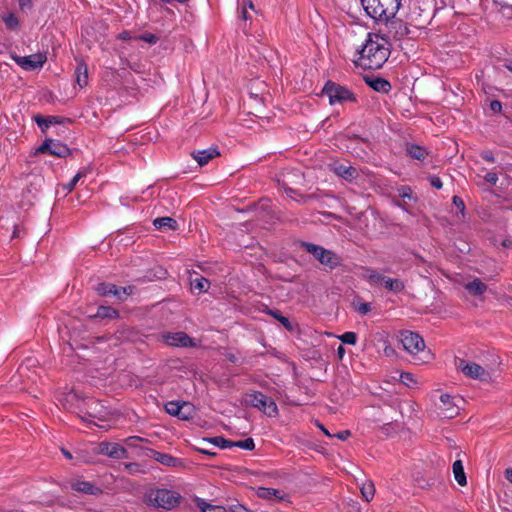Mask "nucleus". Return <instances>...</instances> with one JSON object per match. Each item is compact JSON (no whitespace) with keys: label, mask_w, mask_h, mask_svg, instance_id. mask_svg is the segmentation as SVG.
I'll return each instance as SVG.
<instances>
[{"label":"nucleus","mask_w":512,"mask_h":512,"mask_svg":"<svg viewBox=\"0 0 512 512\" xmlns=\"http://www.w3.org/2000/svg\"><path fill=\"white\" fill-rule=\"evenodd\" d=\"M75 78L77 84L83 88L88 84V67L87 64L80 60L77 62V66L75 68Z\"/></svg>","instance_id":"19"},{"label":"nucleus","mask_w":512,"mask_h":512,"mask_svg":"<svg viewBox=\"0 0 512 512\" xmlns=\"http://www.w3.org/2000/svg\"><path fill=\"white\" fill-rule=\"evenodd\" d=\"M119 38L123 41L128 40H142L147 42L148 44H155L158 42L159 38L157 34H141L139 36L131 37V34H119Z\"/></svg>","instance_id":"24"},{"label":"nucleus","mask_w":512,"mask_h":512,"mask_svg":"<svg viewBox=\"0 0 512 512\" xmlns=\"http://www.w3.org/2000/svg\"><path fill=\"white\" fill-rule=\"evenodd\" d=\"M256 494L262 499L277 498L278 500H283L284 498V493L281 490L274 488L259 487Z\"/></svg>","instance_id":"22"},{"label":"nucleus","mask_w":512,"mask_h":512,"mask_svg":"<svg viewBox=\"0 0 512 512\" xmlns=\"http://www.w3.org/2000/svg\"><path fill=\"white\" fill-rule=\"evenodd\" d=\"M300 247L307 253L319 261L326 268L333 270L342 265V258L334 251L324 248L323 246L302 241Z\"/></svg>","instance_id":"3"},{"label":"nucleus","mask_w":512,"mask_h":512,"mask_svg":"<svg viewBox=\"0 0 512 512\" xmlns=\"http://www.w3.org/2000/svg\"><path fill=\"white\" fill-rule=\"evenodd\" d=\"M501 358L494 349L482 351V384L493 386L501 374Z\"/></svg>","instance_id":"4"},{"label":"nucleus","mask_w":512,"mask_h":512,"mask_svg":"<svg viewBox=\"0 0 512 512\" xmlns=\"http://www.w3.org/2000/svg\"><path fill=\"white\" fill-rule=\"evenodd\" d=\"M501 245H502L503 247H510V246H512V241H510V240H508V239H503V240L501 241Z\"/></svg>","instance_id":"59"},{"label":"nucleus","mask_w":512,"mask_h":512,"mask_svg":"<svg viewBox=\"0 0 512 512\" xmlns=\"http://www.w3.org/2000/svg\"><path fill=\"white\" fill-rule=\"evenodd\" d=\"M505 477L510 483H512V468L506 469Z\"/></svg>","instance_id":"57"},{"label":"nucleus","mask_w":512,"mask_h":512,"mask_svg":"<svg viewBox=\"0 0 512 512\" xmlns=\"http://www.w3.org/2000/svg\"><path fill=\"white\" fill-rule=\"evenodd\" d=\"M312 198H314V195H313V194H311V195H306V196H301V200H300V201H302V202H304V203H305L307 200L312 199Z\"/></svg>","instance_id":"62"},{"label":"nucleus","mask_w":512,"mask_h":512,"mask_svg":"<svg viewBox=\"0 0 512 512\" xmlns=\"http://www.w3.org/2000/svg\"><path fill=\"white\" fill-rule=\"evenodd\" d=\"M484 180H485V182H487L491 185H495L498 181V172H496V171L487 172L484 175Z\"/></svg>","instance_id":"45"},{"label":"nucleus","mask_w":512,"mask_h":512,"mask_svg":"<svg viewBox=\"0 0 512 512\" xmlns=\"http://www.w3.org/2000/svg\"><path fill=\"white\" fill-rule=\"evenodd\" d=\"M407 153L411 158L417 160H424L428 155V152L424 147L415 144L407 146Z\"/></svg>","instance_id":"28"},{"label":"nucleus","mask_w":512,"mask_h":512,"mask_svg":"<svg viewBox=\"0 0 512 512\" xmlns=\"http://www.w3.org/2000/svg\"><path fill=\"white\" fill-rule=\"evenodd\" d=\"M42 153H48L59 158H65L71 154L67 145L53 139H45L34 151V155Z\"/></svg>","instance_id":"9"},{"label":"nucleus","mask_w":512,"mask_h":512,"mask_svg":"<svg viewBox=\"0 0 512 512\" xmlns=\"http://www.w3.org/2000/svg\"><path fill=\"white\" fill-rule=\"evenodd\" d=\"M399 196L402 198H411L412 190L409 186H401L398 190Z\"/></svg>","instance_id":"48"},{"label":"nucleus","mask_w":512,"mask_h":512,"mask_svg":"<svg viewBox=\"0 0 512 512\" xmlns=\"http://www.w3.org/2000/svg\"><path fill=\"white\" fill-rule=\"evenodd\" d=\"M370 309H371V308H370V304H368V303H361V304L358 306V308H357L358 312H359V313H361V314H366V313H368V312L370 311Z\"/></svg>","instance_id":"54"},{"label":"nucleus","mask_w":512,"mask_h":512,"mask_svg":"<svg viewBox=\"0 0 512 512\" xmlns=\"http://www.w3.org/2000/svg\"><path fill=\"white\" fill-rule=\"evenodd\" d=\"M322 94L329 98L331 105L356 101L355 95L349 89L333 81H327L322 89Z\"/></svg>","instance_id":"6"},{"label":"nucleus","mask_w":512,"mask_h":512,"mask_svg":"<svg viewBox=\"0 0 512 512\" xmlns=\"http://www.w3.org/2000/svg\"><path fill=\"white\" fill-rule=\"evenodd\" d=\"M153 225L157 229L168 228L170 230H176L178 228L177 221L171 217H158L153 221Z\"/></svg>","instance_id":"25"},{"label":"nucleus","mask_w":512,"mask_h":512,"mask_svg":"<svg viewBox=\"0 0 512 512\" xmlns=\"http://www.w3.org/2000/svg\"><path fill=\"white\" fill-rule=\"evenodd\" d=\"M202 442L211 443L221 449H227L234 447V441L228 440L222 436H216L212 438H203Z\"/></svg>","instance_id":"29"},{"label":"nucleus","mask_w":512,"mask_h":512,"mask_svg":"<svg viewBox=\"0 0 512 512\" xmlns=\"http://www.w3.org/2000/svg\"><path fill=\"white\" fill-rule=\"evenodd\" d=\"M500 12L505 18H511L512 17V5L505 4L500 8Z\"/></svg>","instance_id":"51"},{"label":"nucleus","mask_w":512,"mask_h":512,"mask_svg":"<svg viewBox=\"0 0 512 512\" xmlns=\"http://www.w3.org/2000/svg\"><path fill=\"white\" fill-rule=\"evenodd\" d=\"M199 451L202 453V454H206V455H210V456H215L216 453L215 452H210L209 450H206L204 448H200Z\"/></svg>","instance_id":"60"},{"label":"nucleus","mask_w":512,"mask_h":512,"mask_svg":"<svg viewBox=\"0 0 512 512\" xmlns=\"http://www.w3.org/2000/svg\"><path fill=\"white\" fill-rule=\"evenodd\" d=\"M195 504L201 512H227L226 508L223 506L211 505L198 497L195 499Z\"/></svg>","instance_id":"27"},{"label":"nucleus","mask_w":512,"mask_h":512,"mask_svg":"<svg viewBox=\"0 0 512 512\" xmlns=\"http://www.w3.org/2000/svg\"><path fill=\"white\" fill-rule=\"evenodd\" d=\"M192 157L197 161L200 166L206 165L210 160L220 155L215 147L192 152Z\"/></svg>","instance_id":"17"},{"label":"nucleus","mask_w":512,"mask_h":512,"mask_svg":"<svg viewBox=\"0 0 512 512\" xmlns=\"http://www.w3.org/2000/svg\"><path fill=\"white\" fill-rule=\"evenodd\" d=\"M391 44L386 34H368L359 51V64L367 69H379L390 56Z\"/></svg>","instance_id":"1"},{"label":"nucleus","mask_w":512,"mask_h":512,"mask_svg":"<svg viewBox=\"0 0 512 512\" xmlns=\"http://www.w3.org/2000/svg\"><path fill=\"white\" fill-rule=\"evenodd\" d=\"M502 304L506 306L509 309H512V297L511 296H504L502 298Z\"/></svg>","instance_id":"56"},{"label":"nucleus","mask_w":512,"mask_h":512,"mask_svg":"<svg viewBox=\"0 0 512 512\" xmlns=\"http://www.w3.org/2000/svg\"><path fill=\"white\" fill-rule=\"evenodd\" d=\"M366 279L371 284H380V283L384 282L385 276L381 275L374 269H367L366 270Z\"/></svg>","instance_id":"36"},{"label":"nucleus","mask_w":512,"mask_h":512,"mask_svg":"<svg viewBox=\"0 0 512 512\" xmlns=\"http://www.w3.org/2000/svg\"><path fill=\"white\" fill-rule=\"evenodd\" d=\"M455 366L458 371H461L467 377L472 379L480 377V365L476 363L469 362L463 358H456Z\"/></svg>","instance_id":"14"},{"label":"nucleus","mask_w":512,"mask_h":512,"mask_svg":"<svg viewBox=\"0 0 512 512\" xmlns=\"http://www.w3.org/2000/svg\"><path fill=\"white\" fill-rule=\"evenodd\" d=\"M230 512H252L248 508H246L244 505L236 503L232 504L229 507Z\"/></svg>","instance_id":"49"},{"label":"nucleus","mask_w":512,"mask_h":512,"mask_svg":"<svg viewBox=\"0 0 512 512\" xmlns=\"http://www.w3.org/2000/svg\"><path fill=\"white\" fill-rule=\"evenodd\" d=\"M267 313L278 320L288 331L293 330L290 320L283 316L278 310H268Z\"/></svg>","instance_id":"34"},{"label":"nucleus","mask_w":512,"mask_h":512,"mask_svg":"<svg viewBox=\"0 0 512 512\" xmlns=\"http://www.w3.org/2000/svg\"><path fill=\"white\" fill-rule=\"evenodd\" d=\"M350 435H351V432L349 430H344V431L337 433L335 435V437L344 441V440L348 439V437H350Z\"/></svg>","instance_id":"55"},{"label":"nucleus","mask_w":512,"mask_h":512,"mask_svg":"<svg viewBox=\"0 0 512 512\" xmlns=\"http://www.w3.org/2000/svg\"><path fill=\"white\" fill-rule=\"evenodd\" d=\"M504 66L510 71L512 72V61H508L504 64Z\"/></svg>","instance_id":"64"},{"label":"nucleus","mask_w":512,"mask_h":512,"mask_svg":"<svg viewBox=\"0 0 512 512\" xmlns=\"http://www.w3.org/2000/svg\"><path fill=\"white\" fill-rule=\"evenodd\" d=\"M33 120L37 123L43 133H46L51 125L62 124L64 121L70 122V119L60 118L57 116L44 117L40 114L35 115Z\"/></svg>","instance_id":"15"},{"label":"nucleus","mask_w":512,"mask_h":512,"mask_svg":"<svg viewBox=\"0 0 512 512\" xmlns=\"http://www.w3.org/2000/svg\"><path fill=\"white\" fill-rule=\"evenodd\" d=\"M366 83L375 91L387 94L392 86L390 82L382 77L367 78Z\"/></svg>","instance_id":"18"},{"label":"nucleus","mask_w":512,"mask_h":512,"mask_svg":"<svg viewBox=\"0 0 512 512\" xmlns=\"http://www.w3.org/2000/svg\"><path fill=\"white\" fill-rule=\"evenodd\" d=\"M181 496L168 489H157L148 496V504L157 508L171 510L179 505Z\"/></svg>","instance_id":"5"},{"label":"nucleus","mask_w":512,"mask_h":512,"mask_svg":"<svg viewBox=\"0 0 512 512\" xmlns=\"http://www.w3.org/2000/svg\"><path fill=\"white\" fill-rule=\"evenodd\" d=\"M234 447H239V448H242L244 450H253L255 448V443H254V440L252 438H247L245 440H240V441H234Z\"/></svg>","instance_id":"38"},{"label":"nucleus","mask_w":512,"mask_h":512,"mask_svg":"<svg viewBox=\"0 0 512 512\" xmlns=\"http://www.w3.org/2000/svg\"><path fill=\"white\" fill-rule=\"evenodd\" d=\"M493 246L498 244V240L493 236L488 239Z\"/></svg>","instance_id":"63"},{"label":"nucleus","mask_w":512,"mask_h":512,"mask_svg":"<svg viewBox=\"0 0 512 512\" xmlns=\"http://www.w3.org/2000/svg\"><path fill=\"white\" fill-rule=\"evenodd\" d=\"M163 341L173 347H195L197 344L185 332H167L162 336Z\"/></svg>","instance_id":"10"},{"label":"nucleus","mask_w":512,"mask_h":512,"mask_svg":"<svg viewBox=\"0 0 512 512\" xmlns=\"http://www.w3.org/2000/svg\"><path fill=\"white\" fill-rule=\"evenodd\" d=\"M71 488L77 492H82L88 495H99L102 493V490L94 485L92 482L84 481V480H74L71 483Z\"/></svg>","instance_id":"16"},{"label":"nucleus","mask_w":512,"mask_h":512,"mask_svg":"<svg viewBox=\"0 0 512 512\" xmlns=\"http://www.w3.org/2000/svg\"><path fill=\"white\" fill-rule=\"evenodd\" d=\"M119 317L118 310L110 307V306H99L97 312L92 316V318H100V319H116Z\"/></svg>","instance_id":"23"},{"label":"nucleus","mask_w":512,"mask_h":512,"mask_svg":"<svg viewBox=\"0 0 512 512\" xmlns=\"http://www.w3.org/2000/svg\"><path fill=\"white\" fill-rule=\"evenodd\" d=\"M33 6V0H19V7L22 11L30 10Z\"/></svg>","instance_id":"52"},{"label":"nucleus","mask_w":512,"mask_h":512,"mask_svg":"<svg viewBox=\"0 0 512 512\" xmlns=\"http://www.w3.org/2000/svg\"><path fill=\"white\" fill-rule=\"evenodd\" d=\"M428 180L430 182V185L436 189H441L443 186L442 181L438 176H429Z\"/></svg>","instance_id":"47"},{"label":"nucleus","mask_w":512,"mask_h":512,"mask_svg":"<svg viewBox=\"0 0 512 512\" xmlns=\"http://www.w3.org/2000/svg\"><path fill=\"white\" fill-rule=\"evenodd\" d=\"M490 109L494 112V113H499L501 112V109H502V104L500 101L498 100H493L490 102Z\"/></svg>","instance_id":"53"},{"label":"nucleus","mask_w":512,"mask_h":512,"mask_svg":"<svg viewBox=\"0 0 512 512\" xmlns=\"http://www.w3.org/2000/svg\"><path fill=\"white\" fill-rule=\"evenodd\" d=\"M400 341L403 348L412 356H417L425 349V342L423 338L418 333L412 331L401 332Z\"/></svg>","instance_id":"8"},{"label":"nucleus","mask_w":512,"mask_h":512,"mask_svg":"<svg viewBox=\"0 0 512 512\" xmlns=\"http://www.w3.org/2000/svg\"><path fill=\"white\" fill-rule=\"evenodd\" d=\"M337 353H338L339 357L342 358L345 353L344 348L342 346H339L337 349Z\"/></svg>","instance_id":"61"},{"label":"nucleus","mask_w":512,"mask_h":512,"mask_svg":"<svg viewBox=\"0 0 512 512\" xmlns=\"http://www.w3.org/2000/svg\"><path fill=\"white\" fill-rule=\"evenodd\" d=\"M452 201H453V204L455 205V207L463 215L464 214V210H465V204H464L463 200L459 196H454Z\"/></svg>","instance_id":"46"},{"label":"nucleus","mask_w":512,"mask_h":512,"mask_svg":"<svg viewBox=\"0 0 512 512\" xmlns=\"http://www.w3.org/2000/svg\"><path fill=\"white\" fill-rule=\"evenodd\" d=\"M96 291L100 296H112L116 291V285L111 283H99Z\"/></svg>","instance_id":"33"},{"label":"nucleus","mask_w":512,"mask_h":512,"mask_svg":"<svg viewBox=\"0 0 512 512\" xmlns=\"http://www.w3.org/2000/svg\"><path fill=\"white\" fill-rule=\"evenodd\" d=\"M439 415L443 418H453L458 414V406L454 402V397L449 394L440 396V404L438 405Z\"/></svg>","instance_id":"12"},{"label":"nucleus","mask_w":512,"mask_h":512,"mask_svg":"<svg viewBox=\"0 0 512 512\" xmlns=\"http://www.w3.org/2000/svg\"><path fill=\"white\" fill-rule=\"evenodd\" d=\"M97 453L113 459H125L128 457L126 448L118 443L101 442L98 444Z\"/></svg>","instance_id":"11"},{"label":"nucleus","mask_w":512,"mask_h":512,"mask_svg":"<svg viewBox=\"0 0 512 512\" xmlns=\"http://www.w3.org/2000/svg\"><path fill=\"white\" fill-rule=\"evenodd\" d=\"M182 402L179 401H169L165 404V411L171 415L178 417L179 413H181Z\"/></svg>","instance_id":"37"},{"label":"nucleus","mask_w":512,"mask_h":512,"mask_svg":"<svg viewBox=\"0 0 512 512\" xmlns=\"http://www.w3.org/2000/svg\"><path fill=\"white\" fill-rule=\"evenodd\" d=\"M246 401L250 406L259 409L268 417H275L278 415V407L275 401L262 392L257 391L247 395Z\"/></svg>","instance_id":"7"},{"label":"nucleus","mask_w":512,"mask_h":512,"mask_svg":"<svg viewBox=\"0 0 512 512\" xmlns=\"http://www.w3.org/2000/svg\"><path fill=\"white\" fill-rule=\"evenodd\" d=\"M132 293V288L128 287H117L116 291L112 296L116 297L119 300H123L125 296L130 295Z\"/></svg>","instance_id":"42"},{"label":"nucleus","mask_w":512,"mask_h":512,"mask_svg":"<svg viewBox=\"0 0 512 512\" xmlns=\"http://www.w3.org/2000/svg\"><path fill=\"white\" fill-rule=\"evenodd\" d=\"M241 17H242L243 20H247L248 19L247 7H245V6L242 9Z\"/></svg>","instance_id":"58"},{"label":"nucleus","mask_w":512,"mask_h":512,"mask_svg":"<svg viewBox=\"0 0 512 512\" xmlns=\"http://www.w3.org/2000/svg\"><path fill=\"white\" fill-rule=\"evenodd\" d=\"M333 171L335 172V174L344 178L345 180H353L358 175L356 168L352 166H346L343 164H334Z\"/></svg>","instance_id":"20"},{"label":"nucleus","mask_w":512,"mask_h":512,"mask_svg":"<svg viewBox=\"0 0 512 512\" xmlns=\"http://www.w3.org/2000/svg\"><path fill=\"white\" fill-rule=\"evenodd\" d=\"M85 176V173L84 172H78L73 178L72 180L67 183L65 185V189H67L68 191H72L74 189V187L76 186V184L78 183V181Z\"/></svg>","instance_id":"44"},{"label":"nucleus","mask_w":512,"mask_h":512,"mask_svg":"<svg viewBox=\"0 0 512 512\" xmlns=\"http://www.w3.org/2000/svg\"><path fill=\"white\" fill-rule=\"evenodd\" d=\"M195 410L193 405L188 402H182L181 413H179L178 418L181 420H190L194 417Z\"/></svg>","instance_id":"32"},{"label":"nucleus","mask_w":512,"mask_h":512,"mask_svg":"<svg viewBox=\"0 0 512 512\" xmlns=\"http://www.w3.org/2000/svg\"><path fill=\"white\" fill-rule=\"evenodd\" d=\"M124 467L131 474L140 472V465L138 463H126Z\"/></svg>","instance_id":"50"},{"label":"nucleus","mask_w":512,"mask_h":512,"mask_svg":"<svg viewBox=\"0 0 512 512\" xmlns=\"http://www.w3.org/2000/svg\"><path fill=\"white\" fill-rule=\"evenodd\" d=\"M339 339L344 344L354 345L357 342V334L355 332L348 331V332L343 333L341 336H339Z\"/></svg>","instance_id":"39"},{"label":"nucleus","mask_w":512,"mask_h":512,"mask_svg":"<svg viewBox=\"0 0 512 512\" xmlns=\"http://www.w3.org/2000/svg\"><path fill=\"white\" fill-rule=\"evenodd\" d=\"M16 63L25 70H35L43 66L45 57L41 54H32L29 56H16L14 57Z\"/></svg>","instance_id":"13"},{"label":"nucleus","mask_w":512,"mask_h":512,"mask_svg":"<svg viewBox=\"0 0 512 512\" xmlns=\"http://www.w3.org/2000/svg\"><path fill=\"white\" fill-rule=\"evenodd\" d=\"M3 21L6 24L7 29L13 30L18 25V20L14 14H7L2 16Z\"/></svg>","instance_id":"41"},{"label":"nucleus","mask_w":512,"mask_h":512,"mask_svg":"<svg viewBox=\"0 0 512 512\" xmlns=\"http://www.w3.org/2000/svg\"><path fill=\"white\" fill-rule=\"evenodd\" d=\"M452 472L454 479L460 486H465L467 484V478L461 460L454 461L452 465Z\"/></svg>","instance_id":"21"},{"label":"nucleus","mask_w":512,"mask_h":512,"mask_svg":"<svg viewBox=\"0 0 512 512\" xmlns=\"http://www.w3.org/2000/svg\"><path fill=\"white\" fill-rule=\"evenodd\" d=\"M361 3L369 16L384 23L393 19L401 6V0H361Z\"/></svg>","instance_id":"2"},{"label":"nucleus","mask_w":512,"mask_h":512,"mask_svg":"<svg viewBox=\"0 0 512 512\" xmlns=\"http://www.w3.org/2000/svg\"><path fill=\"white\" fill-rule=\"evenodd\" d=\"M400 380L403 384H405L408 387H411L412 384L416 383L413 374L408 372L401 373Z\"/></svg>","instance_id":"43"},{"label":"nucleus","mask_w":512,"mask_h":512,"mask_svg":"<svg viewBox=\"0 0 512 512\" xmlns=\"http://www.w3.org/2000/svg\"><path fill=\"white\" fill-rule=\"evenodd\" d=\"M361 494L365 501L370 502L375 494V488L372 482H366L361 487Z\"/></svg>","instance_id":"35"},{"label":"nucleus","mask_w":512,"mask_h":512,"mask_svg":"<svg viewBox=\"0 0 512 512\" xmlns=\"http://www.w3.org/2000/svg\"><path fill=\"white\" fill-rule=\"evenodd\" d=\"M155 460L168 467L176 466L178 462V459L171 456L170 454L160 452H157L155 454Z\"/></svg>","instance_id":"31"},{"label":"nucleus","mask_w":512,"mask_h":512,"mask_svg":"<svg viewBox=\"0 0 512 512\" xmlns=\"http://www.w3.org/2000/svg\"><path fill=\"white\" fill-rule=\"evenodd\" d=\"M466 290L474 296L480 294V280L474 279L472 282H469L465 285Z\"/></svg>","instance_id":"40"},{"label":"nucleus","mask_w":512,"mask_h":512,"mask_svg":"<svg viewBox=\"0 0 512 512\" xmlns=\"http://www.w3.org/2000/svg\"><path fill=\"white\" fill-rule=\"evenodd\" d=\"M383 284L387 290L395 292V293H399L405 289V284L400 279H392V278L385 277Z\"/></svg>","instance_id":"30"},{"label":"nucleus","mask_w":512,"mask_h":512,"mask_svg":"<svg viewBox=\"0 0 512 512\" xmlns=\"http://www.w3.org/2000/svg\"><path fill=\"white\" fill-rule=\"evenodd\" d=\"M210 287V282L205 277H196L191 280V290L197 291L198 293L207 292Z\"/></svg>","instance_id":"26"}]
</instances>
